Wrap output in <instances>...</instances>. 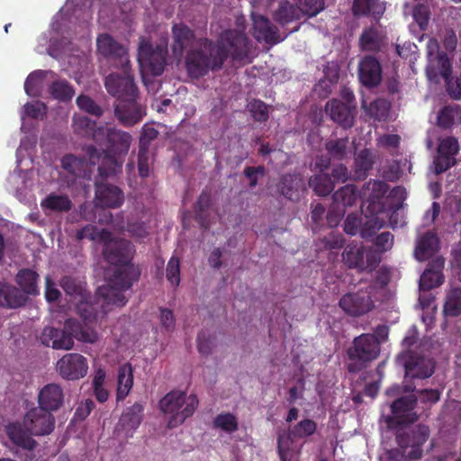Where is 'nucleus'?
I'll return each mask as SVG.
<instances>
[{
  "instance_id": "obj_17",
  "label": "nucleus",
  "mask_w": 461,
  "mask_h": 461,
  "mask_svg": "<svg viewBox=\"0 0 461 461\" xmlns=\"http://www.w3.org/2000/svg\"><path fill=\"white\" fill-rule=\"evenodd\" d=\"M98 52L105 58L118 60V66L129 65V58L126 49L115 41L110 35L102 34L96 41Z\"/></svg>"
},
{
  "instance_id": "obj_31",
  "label": "nucleus",
  "mask_w": 461,
  "mask_h": 461,
  "mask_svg": "<svg viewBox=\"0 0 461 461\" xmlns=\"http://www.w3.org/2000/svg\"><path fill=\"white\" fill-rule=\"evenodd\" d=\"M174 43L172 50L174 57L180 61L184 50L194 42V34L192 31L184 24H176L172 29Z\"/></svg>"
},
{
  "instance_id": "obj_16",
  "label": "nucleus",
  "mask_w": 461,
  "mask_h": 461,
  "mask_svg": "<svg viewBox=\"0 0 461 461\" xmlns=\"http://www.w3.org/2000/svg\"><path fill=\"white\" fill-rule=\"evenodd\" d=\"M429 436V428L426 426L419 425L416 429H413L408 432H402L396 435L397 444L403 449L408 447H412L413 449L408 454L411 458L418 459L421 456L422 451L420 446H422Z\"/></svg>"
},
{
  "instance_id": "obj_52",
  "label": "nucleus",
  "mask_w": 461,
  "mask_h": 461,
  "mask_svg": "<svg viewBox=\"0 0 461 461\" xmlns=\"http://www.w3.org/2000/svg\"><path fill=\"white\" fill-rule=\"evenodd\" d=\"M292 435L297 438H306L312 436L317 430V423L311 419L305 418L291 428Z\"/></svg>"
},
{
  "instance_id": "obj_13",
  "label": "nucleus",
  "mask_w": 461,
  "mask_h": 461,
  "mask_svg": "<svg viewBox=\"0 0 461 461\" xmlns=\"http://www.w3.org/2000/svg\"><path fill=\"white\" fill-rule=\"evenodd\" d=\"M56 368L63 379L74 381L86 375L88 363L86 358L78 353H68L57 362Z\"/></svg>"
},
{
  "instance_id": "obj_19",
  "label": "nucleus",
  "mask_w": 461,
  "mask_h": 461,
  "mask_svg": "<svg viewBox=\"0 0 461 461\" xmlns=\"http://www.w3.org/2000/svg\"><path fill=\"white\" fill-rule=\"evenodd\" d=\"M370 254L366 255L364 246L351 243L345 248L342 258L345 265L349 268L364 271L374 268L373 264L370 262Z\"/></svg>"
},
{
  "instance_id": "obj_48",
  "label": "nucleus",
  "mask_w": 461,
  "mask_h": 461,
  "mask_svg": "<svg viewBox=\"0 0 461 461\" xmlns=\"http://www.w3.org/2000/svg\"><path fill=\"white\" fill-rule=\"evenodd\" d=\"M461 122V109L458 106H446L438 115V123L442 128H449Z\"/></svg>"
},
{
  "instance_id": "obj_51",
  "label": "nucleus",
  "mask_w": 461,
  "mask_h": 461,
  "mask_svg": "<svg viewBox=\"0 0 461 461\" xmlns=\"http://www.w3.org/2000/svg\"><path fill=\"white\" fill-rule=\"evenodd\" d=\"M47 114V106L41 101H33L26 103L21 111L22 121L26 117L33 119H43Z\"/></svg>"
},
{
  "instance_id": "obj_44",
  "label": "nucleus",
  "mask_w": 461,
  "mask_h": 461,
  "mask_svg": "<svg viewBox=\"0 0 461 461\" xmlns=\"http://www.w3.org/2000/svg\"><path fill=\"white\" fill-rule=\"evenodd\" d=\"M303 14L298 5L293 6L288 2L282 1L279 3V7L275 14V18L278 23L285 24L293 20L300 19Z\"/></svg>"
},
{
  "instance_id": "obj_39",
  "label": "nucleus",
  "mask_w": 461,
  "mask_h": 461,
  "mask_svg": "<svg viewBox=\"0 0 461 461\" xmlns=\"http://www.w3.org/2000/svg\"><path fill=\"white\" fill-rule=\"evenodd\" d=\"M59 285L66 294L74 300L79 301L81 299H86V297H89V294L85 287V283L77 277L65 276L60 279Z\"/></svg>"
},
{
  "instance_id": "obj_45",
  "label": "nucleus",
  "mask_w": 461,
  "mask_h": 461,
  "mask_svg": "<svg viewBox=\"0 0 461 461\" xmlns=\"http://www.w3.org/2000/svg\"><path fill=\"white\" fill-rule=\"evenodd\" d=\"M375 157L368 149L361 150L355 158V171L358 178H365L367 172L372 169Z\"/></svg>"
},
{
  "instance_id": "obj_60",
  "label": "nucleus",
  "mask_w": 461,
  "mask_h": 461,
  "mask_svg": "<svg viewBox=\"0 0 461 461\" xmlns=\"http://www.w3.org/2000/svg\"><path fill=\"white\" fill-rule=\"evenodd\" d=\"M390 194L393 198L398 199V201L395 203L390 206V210H392V213L390 215V223L392 224L393 227H394L397 224V212L402 208L403 201L406 198V194L404 188L401 186H396L391 191Z\"/></svg>"
},
{
  "instance_id": "obj_21",
  "label": "nucleus",
  "mask_w": 461,
  "mask_h": 461,
  "mask_svg": "<svg viewBox=\"0 0 461 461\" xmlns=\"http://www.w3.org/2000/svg\"><path fill=\"white\" fill-rule=\"evenodd\" d=\"M41 341L47 347L54 349H71L74 346V340L70 333L64 329L54 327H45L41 335Z\"/></svg>"
},
{
  "instance_id": "obj_23",
  "label": "nucleus",
  "mask_w": 461,
  "mask_h": 461,
  "mask_svg": "<svg viewBox=\"0 0 461 461\" xmlns=\"http://www.w3.org/2000/svg\"><path fill=\"white\" fill-rule=\"evenodd\" d=\"M94 140L100 144H130L131 136L110 123L100 126L93 132Z\"/></svg>"
},
{
  "instance_id": "obj_25",
  "label": "nucleus",
  "mask_w": 461,
  "mask_h": 461,
  "mask_svg": "<svg viewBox=\"0 0 461 461\" xmlns=\"http://www.w3.org/2000/svg\"><path fill=\"white\" fill-rule=\"evenodd\" d=\"M360 81L367 86H376L381 80V67L379 62L373 57L364 58L358 65Z\"/></svg>"
},
{
  "instance_id": "obj_20",
  "label": "nucleus",
  "mask_w": 461,
  "mask_h": 461,
  "mask_svg": "<svg viewBox=\"0 0 461 461\" xmlns=\"http://www.w3.org/2000/svg\"><path fill=\"white\" fill-rule=\"evenodd\" d=\"M96 204L106 208H119L124 202L122 191L110 184L95 182Z\"/></svg>"
},
{
  "instance_id": "obj_12",
  "label": "nucleus",
  "mask_w": 461,
  "mask_h": 461,
  "mask_svg": "<svg viewBox=\"0 0 461 461\" xmlns=\"http://www.w3.org/2000/svg\"><path fill=\"white\" fill-rule=\"evenodd\" d=\"M123 75L112 73L105 79V87L109 94L120 101L136 97V86L129 73L128 65L122 67Z\"/></svg>"
},
{
  "instance_id": "obj_4",
  "label": "nucleus",
  "mask_w": 461,
  "mask_h": 461,
  "mask_svg": "<svg viewBox=\"0 0 461 461\" xmlns=\"http://www.w3.org/2000/svg\"><path fill=\"white\" fill-rule=\"evenodd\" d=\"M199 401L195 394L186 395L182 391H171L159 401V409L165 414H170L167 427L176 428L191 417Z\"/></svg>"
},
{
  "instance_id": "obj_54",
  "label": "nucleus",
  "mask_w": 461,
  "mask_h": 461,
  "mask_svg": "<svg viewBox=\"0 0 461 461\" xmlns=\"http://www.w3.org/2000/svg\"><path fill=\"white\" fill-rule=\"evenodd\" d=\"M333 200L344 207L352 206L357 200V189L353 185H347L334 193Z\"/></svg>"
},
{
  "instance_id": "obj_6",
  "label": "nucleus",
  "mask_w": 461,
  "mask_h": 461,
  "mask_svg": "<svg viewBox=\"0 0 461 461\" xmlns=\"http://www.w3.org/2000/svg\"><path fill=\"white\" fill-rule=\"evenodd\" d=\"M167 42L158 45L155 49L148 41L141 39L139 44L138 61L142 79L148 84L147 76H159L163 73L167 52Z\"/></svg>"
},
{
  "instance_id": "obj_57",
  "label": "nucleus",
  "mask_w": 461,
  "mask_h": 461,
  "mask_svg": "<svg viewBox=\"0 0 461 461\" xmlns=\"http://www.w3.org/2000/svg\"><path fill=\"white\" fill-rule=\"evenodd\" d=\"M110 232L106 231L105 230L99 231L95 226L88 224L83 227L82 229L78 230L77 231L76 237L78 240H82L85 239H87L89 240H106L108 237H110Z\"/></svg>"
},
{
  "instance_id": "obj_49",
  "label": "nucleus",
  "mask_w": 461,
  "mask_h": 461,
  "mask_svg": "<svg viewBox=\"0 0 461 461\" xmlns=\"http://www.w3.org/2000/svg\"><path fill=\"white\" fill-rule=\"evenodd\" d=\"M296 438L292 435V430L281 432L277 435V453L280 461H291V448Z\"/></svg>"
},
{
  "instance_id": "obj_50",
  "label": "nucleus",
  "mask_w": 461,
  "mask_h": 461,
  "mask_svg": "<svg viewBox=\"0 0 461 461\" xmlns=\"http://www.w3.org/2000/svg\"><path fill=\"white\" fill-rule=\"evenodd\" d=\"M406 164V158L403 162L402 160H393L388 162L381 169L382 177L390 182L398 181L402 176V167H405Z\"/></svg>"
},
{
  "instance_id": "obj_37",
  "label": "nucleus",
  "mask_w": 461,
  "mask_h": 461,
  "mask_svg": "<svg viewBox=\"0 0 461 461\" xmlns=\"http://www.w3.org/2000/svg\"><path fill=\"white\" fill-rule=\"evenodd\" d=\"M39 275L30 268H23L16 275L15 281L26 294H39L38 287Z\"/></svg>"
},
{
  "instance_id": "obj_10",
  "label": "nucleus",
  "mask_w": 461,
  "mask_h": 461,
  "mask_svg": "<svg viewBox=\"0 0 461 461\" xmlns=\"http://www.w3.org/2000/svg\"><path fill=\"white\" fill-rule=\"evenodd\" d=\"M23 426L33 436H46L55 428V418L41 407L31 409L23 417Z\"/></svg>"
},
{
  "instance_id": "obj_14",
  "label": "nucleus",
  "mask_w": 461,
  "mask_h": 461,
  "mask_svg": "<svg viewBox=\"0 0 461 461\" xmlns=\"http://www.w3.org/2000/svg\"><path fill=\"white\" fill-rule=\"evenodd\" d=\"M429 66L426 72L430 81L437 82L438 77H447L450 71V61L445 54L439 53L438 42L430 39L427 43Z\"/></svg>"
},
{
  "instance_id": "obj_26",
  "label": "nucleus",
  "mask_w": 461,
  "mask_h": 461,
  "mask_svg": "<svg viewBox=\"0 0 461 461\" xmlns=\"http://www.w3.org/2000/svg\"><path fill=\"white\" fill-rule=\"evenodd\" d=\"M437 154L433 159V171L436 175L446 172L456 163V155L460 146H437Z\"/></svg>"
},
{
  "instance_id": "obj_27",
  "label": "nucleus",
  "mask_w": 461,
  "mask_h": 461,
  "mask_svg": "<svg viewBox=\"0 0 461 461\" xmlns=\"http://www.w3.org/2000/svg\"><path fill=\"white\" fill-rule=\"evenodd\" d=\"M254 37L258 41H265L269 44H276L283 39L277 35L276 28L270 24L268 19L263 15L253 14Z\"/></svg>"
},
{
  "instance_id": "obj_46",
  "label": "nucleus",
  "mask_w": 461,
  "mask_h": 461,
  "mask_svg": "<svg viewBox=\"0 0 461 461\" xmlns=\"http://www.w3.org/2000/svg\"><path fill=\"white\" fill-rule=\"evenodd\" d=\"M363 213H366V221L360 228V236L367 240L375 236L377 230L384 226V221L377 216L379 212L369 213V216L368 212H364Z\"/></svg>"
},
{
  "instance_id": "obj_30",
  "label": "nucleus",
  "mask_w": 461,
  "mask_h": 461,
  "mask_svg": "<svg viewBox=\"0 0 461 461\" xmlns=\"http://www.w3.org/2000/svg\"><path fill=\"white\" fill-rule=\"evenodd\" d=\"M6 434L14 445L23 449L32 450L37 445V442L32 438V435L25 429L23 423L14 422L9 424L6 426Z\"/></svg>"
},
{
  "instance_id": "obj_55",
  "label": "nucleus",
  "mask_w": 461,
  "mask_h": 461,
  "mask_svg": "<svg viewBox=\"0 0 461 461\" xmlns=\"http://www.w3.org/2000/svg\"><path fill=\"white\" fill-rule=\"evenodd\" d=\"M403 14L405 16L411 15L420 28H423L428 23L429 11L423 5H417L412 7L410 4L406 3L403 5Z\"/></svg>"
},
{
  "instance_id": "obj_3",
  "label": "nucleus",
  "mask_w": 461,
  "mask_h": 461,
  "mask_svg": "<svg viewBox=\"0 0 461 461\" xmlns=\"http://www.w3.org/2000/svg\"><path fill=\"white\" fill-rule=\"evenodd\" d=\"M86 156L79 158L74 155H65L61 159L62 167L76 177H86L91 171L90 166L98 165L101 177L117 175L122 171L123 158L122 153H128L129 146H107L100 152L96 146H85Z\"/></svg>"
},
{
  "instance_id": "obj_36",
  "label": "nucleus",
  "mask_w": 461,
  "mask_h": 461,
  "mask_svg": "<svg viewBox=\"0 0 461 461\" xmlns=\"http://www.w3.org/2000/svg\"><path fill=\"white\" fill-rule=\"evenodd\" d=\"M89 299H90V296L86 297V299H81L78 301V303L77 304V313L85 321H92L95 320L101 312L104 313L106 312V310L104 309V305L101 306L102 307L101 311L98 309V304L101 300H102L103 303H105L107 305H113L112 303H107L104 301V299L101 295H99L98 292H97L96 303H94Z\"/></svg>"
},
{
  "instance_id": "obj_7",
  "label": "nucleus",
  "mask_w": 461,
  "mask_h": 461,
  "mask_svg": "<svg viewBox=\"0 0 461 461\" xmlns=\"http://www.w3.org/2000/svg\"><path fill=\"white\" fill-rule=\"evenodd\" d=\"M341 97L343 101L333 99L328 102L325 111L333 122L343 128H349L354 122L355 98L349 88L342 90Z\"/></svg>"
},
{
  "instance_id": "obj_22",
  "label": "nucleus",
  "mask_w": 461,
  "mask_h": 461,
  "mask_svg": "<svg viewBox=\"0 0 461 461\" xmlns=\"http://www.w3.org/2000/svg\"><path fill=\"white\" fill-rule=\"evenodd\" d=\"M144 115L142 107L136 103L135 98L120 101L115 106V116L125 126L139 122Z\"/></svg>"
},
{
  "instance_id": "obj_38",
  "label": "nucleus",
  "mask_w": 461,
  "mask_h": 461,
  "mask_svg": "<svg viewBox=\"0 0 461 461\" xmlns=\"http://www.w3.org/2000/svg\"><path fill=\"white\" fill-rule=\"evenodd\" d=\"M211 205V194L208 192L203 191L199 197L197 198L194 206V220L199 223L201 228H203L205 230L210 228L208 211Z\"/></svg>"
},
{
  "instance_id": "obj_15",
  "label": "nucleus",
  "mask_w": 461,
  "mask_h": 461,
  "mask_svg": "<svg viewBox=\"0 0 461 461\" xmlns=\"http://www.w3.org/2000/svg\"><path fill=\"white\" fill-rule=\"evenodd\" d=\"M417 405V397L413 394L402 396L391 404L393 418L398 426L412 424L418 420L419 416L414 411Z\"/></svg>"
},
{
  "instance_id": "obj_32",
  "label": "nucleus",
  "mask_w": 461,
  "mask_h": 461,
  "mask_svg": "<svg viewBox=\"0 0 461 461\" xmlns=\"http://www.w3.org/2000/svg\"><path fill=\"white\" fill-rule=\"evenodd\" d=\"M65 328L72 336V339H77L84 343L93 344L97 341V332L86 325H83L76 319L69 318L65 321Z\"/></svg>"
},
{
  "instance_id": "obj_64",
  "label": "nucleus",
  "mask_w": 461,
  "mask_h": 461,
  "mask_svg": "<svg viewBox=\"0 0 461 461\" xmlns=\"http://www.w3.org/2000/svg\"><path fill=\"white\" fill-rule=\"evenodd\" d=\"M449 75L450 71L447 72V77H442L446 81L447 91L453 99H461V76L456 78H450Z\"/></svg>"
},
{
  "instance_id": "obj_58",
  "label": "nucleus",
  "mask_w": 461,
  "mask_h": 461,
  "mask_svg": "<svg viewBox=\"0 0 461 461\" xmlns=\"http://www.w3.org/2000/svg\"><path fill=\"white\" fill-rule=\"evenodd\" d=\"M51 95L60 101L70 100L75 95V91L65 80L55 81L50 86Z\"/></svg>"
},
{
  "instance_id": "obj_29",
  "label": "nucleus",
  "mask_w": 461,
  "mask_h": 461,
  "mask_svg": "<svg viewBox=\"0 0 461 461\" xmlns=\"http://www.w3.org/2000/svg\"><path fill=\"white\" fill-rule=\"evenodd\" d=\"M278 189L285 198L295 201L300 198L301 194L304 191V183L299 175L286 174L282 176Z\"/></svg>"
},
{
  "instance_id": "obj_34",
  "label": "nucleus",
  "mask_w": 461,
  "mask_h": 461,
  "mask_svg": "<svg viewBox=\"0 0 461 461\" xmlns=\"http://www.w3.org/2000/svg\"><path fill=\"white\" fill-rule=\"evenodd\" d=\"M143 406L135 402L122 412L118 425L130 436L136 430L142 420Z\"/></svg>"
},
{
  "instance_id": "obj_61",
  "label": "nucleus",
  "mask_w": 461,
  "mask_h": 461,
  "mask_svg": "<svg viewBox=\"0 0 461 461\" xmlns=\"http://www.w3.org/2000/svg\"><path fill=\"white\" fill-rule=\"evenodd\" d=\"M390 109V104L385 99H378L372 102L368 107L370 116L377 120L385 118Z\"/></svg>"
},
{
  "instance_id": "obj_42",
  "label": "nucleus",
  "mask_w": 461,
  "mask_h": 461,
  "mask_svg": "<svg viewBox=\"0 0 461 461\" xmlns=\"http://www.w3.org/2000/svg\"><path fill=\"white\" fill-rule=\"evenodd\" d=\"M443 313L447 317L461 315V288L456 287L447 293Z\"/></svg>"
},
{
  "instance_id": "obj_24",
  "label": "nucleus",
  "mask_w": 461,
  "mask_h": 461,
  "mask_svg": "<svg viewBox=\"0 0 461 461\" xmlns=\"http://www.w3.org/2000/svg\"><path fill=\"white\" fill-rule=\"evenodd\" d=\"M443 267L444 259L441 257H438L421 275L420 288L423 291H429L441 285L444 282Z\"/></svg>"
},
{
  "instance_id": "obj_11",
  "label": "nucleus",
  "mask_w": 461,
  "mask_h": 461,
  "mask_svg": "<svg viewBox=\"0 0 461 461\" xmlns=\"http://www.w3.org/2000/svg\"><path fill=\"white\" fill-rule=\"evenodd\" d=\"M389 186L380 180L367 182L362 191L361 211L368 213L381 212L384 211L383 199L388 192Z\"/></svg>"
},
{
  "instance_id": "obj_43",
  "label": "nucleus",
  "mask_w": 461,
  "mask_h": 461,
  "mask_svg": "<svg viewBox=\"0 0 461 461\" xmlns=\"http://www.w3.org/2000/svg\"><path fill=\"white\" fill-rule=\"evenodd\" d=\"M309 186L320 196H327L334 189V182L331 176L326 174H319L311 177Z\"/></svg>"
},
{
  "instance_id": "obj_56",
  "label": "nucleus",
  "mask_w": 461,
  "mask_h": 461,
  "mask_svg": "<svg viewBox=\"0 0 461 461\" xmlns=\"http://www.w3.org/2000/svg\"><path fill=\"white\" fill-rule=\"evenodd\" d=\"M154 157L149 152V146H140L138 152V170L141 177H147L149 175V167L153 164Z\"/></svg>"
},
{
  "instance_id": "obj_33",
  "label": "nucleus",
  "mask_w": 461,
  "mask_h": 461,
  "mask_svg": "<svg viewBox=\"0 0 461 461\" xmlns=\"http://www.w3.org/2000/svg\"><path fill=\"white\" fill-rule=\"evenodd\" d=\"M25 302L26 297L18 288L0 281V307L15 309Z\"/></svg>"
},
{
  "instance_id": "obj_1",
  "label": "nucleus",
  "mask_w": 461,
  "mask_h": 461,
  "mask_svg": "<svg viewBox=\"0 0 461 461\" xmlns=\"http://www.w3.org/2000/svg\"><path fill=\"white\" fill-rule=\"evenodd\" d=\"M134 249L131 242L119 240L106 242L103 249L104 259L115 267L107 280V285L98 288L107 303L123 307L129 301L125 292L130 290L140 277L141 271L131 263Z\"/></svg>"
},
{
  "instance_id": "obj_53",
  "label": "nucleus",
  "mask_w": 461,
  "mask_h": 461,
  "mask_svg": "<svg viewBox=\"0 0 461 461\" xmlns=\"http://www.w3.org/2000/svg\"><path fill=\"white\" fill-rule=\"evenodd\" d=\"M213 427L221 429L227 433H233L238 430L239 423L234 414L227 412L218 414L214 418Z\"/></svg>"
},
{
  "instance_id": "obj_59",
  "label": "nucleus",
  "mask_w": 461,
  "mask_h": 461,
  "mask_svg": "<svg viewBox=\"0 0 461 461\" xmlns=\"http://www.w3.org/2000/svg\"><path fill=\"white\" fill-rule=\"evenodd\" d=\"M381 40L379 32L375 29L370 28L362 33L360 43L366 50H375L379 48Z\"/></svg>"
},
{
  "instance_id": "obj_41",
  "label": "nucleus",
  "mask_w": 461,
  "mask_h": 461,
  "mask_svg": "<svg viewBox=\"0 0 461 461\" xmlns=\"http://www.w3.org/2000/svg\"><path fill=\"white\" fill-rule=\"evenodd\" d=\"M385 10L384 4L380 0H355L353 12L356 15L381 16Z\"/></svg>"
},
{
  "instance_id": "obj_8",
  "label": "nucleus",
  "mask_w": 461,
  "mask_h": 461,
  "mask_svg": "<svg viewBox=\"0 0 461 461\" xmlns=\"http://www.w3.org/2000/svg\"><path fill=\"white\" fill-rule=\"evenodd\" d=\"M399 359L405 369V377L410 379H426L435 372V361L412 350L402 353Z\"/></svg>"
},
{
  "instance_id": "obj_62",
  "label": "nucleus",
  "mask_w": 461,
  "mask_h": 461,
  "mask_svg": "<svg viewBox=\"0 0 461 461\" xmlns=\"http://www.w3.org/2000/svg\"><path fill=\"white\" fill-rule=\"evenodd\" d=\"M303 14L314 16L324 8L323 0H296Z\"/></svg>"
},
{
  "instance_id": "obj_28",
  "label": "nucleus",
  "mask_w": 461,
  "mask_h": 461,
  "mask_svg": "<svg viewBox=\"0 0 461 461\" xmlns=\"http://www.w3.org/2000/svg\"><path fill=\"white\" fill-rule=\"evenodd\" d=\"M438 238L432 231H426L416 242L414 256L419 261L430 258L438 249Z\"/></svg>"
},
{
  "instance_id": "obj_9",
  "label": "nucleus",
  "mask_w": 461,
  "mask_h": 461,
  "mask_svg": "<svg viewBox=\"0 0 461 461\" xmlns=\"http://www.w3.org/2000/svg\"><path fill=\"white\" fill-rule=\"evenodd\" d=\"M372 293V287L366 290L361 289L356 293H347L339 299V306L349 316L365 315L375 308Z\"/></svg>"
},
{
  "instance_id": "obj_63",
  "label": "nucleus",
  "mask_w": 461,
  "mask_h": 461,
  "mask_svg": "<svg viewBox=\"0 0 461 461\" xmlns=\"http://www.w3.org/2000/svg\"><path fill=\"white\" fill-rule=\"evenodd\" d=\"M167 279L174 286L180 283V261L178 258L172 257L167 266Z\"/></svg>"
},
{
  "instance_id": "obj_5",
  "label": "nucleus",
  "mask_w": 461,
  "mask_h": 461,
  "mask_svg": "<svg viewBox=\"0 0 461 461\" xmlns=\"http://www.w3.org/2000/svg\"><path fill=\"white\" fill-rule=\"evenodd\" d=\"M381 351L379 342L371 333H363L354 338L347 354L351 363L348 365L349 373H357L375 360Z\"/></svg>"
},
{
  "instance_id": "obj_47",
  "label": "nucleus",
  "mask_w": 461,
  "mask_h": 461,
  "mask_svg": "<svg viewBox=\"0 0 461 461\" xmlns=\"http://www.w3.org/2000/svg\"><path fill=\"white\" fill-rule=\"evenodd\" d=\"M41 205L55 212H68L72 202L67 195L51 194L43 200Z\"/></svg>"
},
{
  "instance_id": "obj_40",
  "label": "nucleus",
  "mask_w": 461,
  "mask_h": 461,
  "mask_svg": "<svg viewBox=\"0 0 461 461\" xmlns=\"http://www.w3.org/2000/svg\"><path fill=\"white\" fill-rule=\"evenodd\" d=\"M49 75H52V72L47 70H35L32 72L24 83L25 93L32 97L40 96Z\"/></svg>"
},
{
  "instance_id": "obj_35",
  "label": "nucleus",
  "mask_w": 461,
  "mask_h": 461,
  "mask_svg": "<svg viewBox=\"0 0 461 461\" xmlns=\"http://www.w3.org/2000/svg\"><path fill=\"white\" fill-rule=\"evenodd\" d=\"M133 385V369L130 363L123 364L118 369L117 401H122L130 393Z\"/></svg>"
},
{
  "instance_id": "obj_2",
  "label": "nucleus",
  "mask_w": 461,
  "mask_h": 461,
  "mask_svg": "<svg viewBox=\"0 0 461 461\" xmlns=\"http://www.w3.org/2000/svg\"><path fill=\"white\" fill-rule=\"evenodd\" d=\"M248 39L240 30L224 32L216 46L207 40L198 42L200 50L188 53L185 67L190 77L198 78L221 67L227 57L241 59L247 54Z\"/></svg>"
},
{
  "instance_id": "obj_18",
  "label": "nucleus",
  "mask_w": 461,
  "mask_h": 461,
  "mask_svg": "<svg viewBox=\"0 0 461 461\" xmlns=\"http://www.w3.org/2000/svg\"><path fill=\"white\" fill-rule=\"evenodd\" d=\"M39 407L47 411H56L64 403V392L58 384H48L44 385L38 393Z\"/></svg>"
}]
</instances>
